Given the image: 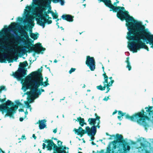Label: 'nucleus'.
I'll use <instances>...</instances> for the list:
<instances>
[{"instance_id":"57","label":"nucleus","mask_w":153,"mask_h":153,"mask_svg":"<svg viewBox=\"0 0 153 153\" xmlns=\"http://www.w3.org/2000/svg\"><path fill=\"white\" fill-rule=\"evenodd\" d=\"M0 47H1V48H4V46H3L1 44H0Z\"/></svg>"},{"instance_id":"12","label":"nucleus","mask_w":153,"mask_h":153,"mask_svg":"<svg viewBox=\"0 0 153 153\" xmlns=\"http://www.w3.org/2000/svg\"><path fill=\"white\" fill-rule=\"evenodd\" d=\"M17 25V24L15 22L11 23V25H9L8 27L4 28L1 30V32H0V35L4 34L8 31L11 30L15 33V31H17V29L16 28Z\"/></svg>"},{"instance_id":"54","label":"nucleus","mask_w":153,"mask_h":153,"mask_svg":"<svg viewBox=\"0 0 153 153\" xmlns=\"http://www.w3.org/2000/svg\"><path fill=\"white\" fill-rule=\"evenodd\" d=\"M23 120H24V118L22 117H20L19 118V120L21 122Z\"/></svg>"},{"instance_id":"19","label":"nucleus","mask_w":153,"mask_h":153,"mask_svg":"<svg viewBox=\"0 0 153 153\" xmlns=\"http://www.w3.org/2000/svg\"><path fill=\"white\" fill-rule=\"evenodd\" d=\"M61 17L63 20L71 22L73 21L74 16L69 14H63Z\"/></svg>"},{"instance_id":"56","label":"nucleus","mask_w":153,"mask_h":153,"mask_svg":"<svg viewBox=\"0 0 153 153\" xmlns=\"http://www.w3.org/2000/svg\"><path fill=\"white\" fill-rule=\"evenodd\" d=\"M60 142V144H61V145H62V142H61V141H60V140H58L57 141V143H58V144H59V143Z\"/></svg>"},{"instance_id":"14","label":"nucleus","mask_w":153,"mask_h":153,"mask_svg":"<svg viewBox=\"0 0 153 153\" xmlns=\"http://www.w3.org/2000/svg\"><path fill=\"white\" fill-rule=\"evenodd\" d=\"M100 1L103 2L106 6L110 8V11H113L114 12L117 11V9L121 8L119 7H114L111 4V0H98Z\"/></svg>"},{"instance_id":"38","label":"nucleus","mask_w":153,"mask_h":153,"mask_svg":"<svg viewBox=\"0 0 153 153\" xmlns=\"http://www.w3.org/2000/svg\"><path fill=\"white\" fill-rule=\"evenodd\" d=\"M24 139H25H25H26V138H25V135H22V136L21 138H19L18 139V140H20V139H22V140H23Z\"/></svg>"},{"instance_id":"47","label":"nucleus","mask_w":153,"mask_h":153,"mask_svg":"<svg viewBox=\"0 0 153 153\" xmlns=\"http://www.w3.org/2000/svg\"><path fill=\"white\" fill-rule=\"evenodd\" d=\"M112 143L113 144H116L117 143H118V141L116 140L113 141H112Z\"/></svg>"},{"instance_id":"23","label":"nucleus","mask_w":153,"mask_h":153,"mask_svg":"<svg viewBox=\"0 0 153 153\" xmlns=\"http://www.w3.org/2000/svg\"><path fill=\"white\" fill-rule=\"evenodd\" d=\"M58 146L59 147H58L57 146L55 143H54L53 145V149L54 151H56V152H60V151L62 150L60 149H62V146H61L59 144H58Z\"/></svg>"},{"instance_id":"32","label":"nucleus","mask_w":153,"mask_h":153,"mask_svg":"<svg viewBox=\"0 0 153 153\" xmlns=\"http://www.w3.org/2000/svg\"><path fill=\"white\" fill-rule=\"evenodd\" d=\"M2 90H6V89L5 86L2 85L0 87V93L1 92Z\"/></svg>"},{"instance_id":"13","label":"nucleus","mask_w":153,"mask_h":153,"mask_svg":"<svg viewBox=\"0 0 153 153\" xmlns=\"http://www.w3.org/2000/svg\"><path fill=\"white\" fill-rule=\"evenodd\" d=\"M104 77V81L103 82V83L105 84V88H106L107 91L105 93H108L109 92L110 90V88L109 87L112 85V84L114 82V80H112L110 81L109 82L108 81V76L107 75L106 73H104V74L102 75Z\"/></svg>"},{"instance_id":"49","label":"nucleus","mask_w":153,"mask_h":153,"mask_svg":"<svg viewBox=\"0 0 153 153\" xmlns=\"http://www.w3.org/2000/svg\"><path fill=\"white\" fill-rule=\"evenodd\" d=\"M53 132L54 133H56L57 132V128H56V129H55L53 130Z\"/></svg>"},{"instance_id":"25","label":"nucleus","mask_w":153,"mask_h":153,"mask_svg":"<svg viewBox=\"0 0 153 153\" xmlns=\"http://www.w3.org/2000/svg\"><path fill=\"white\" fill-rule=\"evenodd\" d=\"M51 1H52L53 3H57L60 2L61 5H63L65 2L64 0H50L48 1L47 4H50Z\"/></svg>"},{"instance_id":"58","label":"nucleus","mask_w":153,"mask_h":153,"mask_svg":"<svg viewBox=\"0 0 153 153\" xmlns=\"http://www.w3.org/2000/svg\"><path fill=\"white\" fill-rule=\"evenodd\" d=\"M91 144L93 145H95L96 144L94 142L92 141L91 142Z\"/></svg>"},{"instance_id":"64","label":"nucleus","mask_w":153,"mask_h":153,"mask_svg":"<svg viewBox=\"0 0 153 153\" xmlns=\"http://www.w3.org/2000/svg\"><path fill=\"white\" fill-rule=\"evenodd\" d=\"M104 152V150H101L100 152H101V153H103V152Z\"/></svg>"},{"instance_id":"59","label":"nucleus","mask_w":153,"mask_h":153,"mask_svg":"<svg viewBox=\"0 0 153 153\" xmlns=\"http://www.w3.org/2000/svg\"><path fill=\"white\" fill-rule=\"evenodd\" d=\"M109 78L111 80V81L112 80H112V76L110 77Z\"/></svg>"},{"instance_id":"26","label":"nucleus","mask_w":153,"mask_h":153,"mask_svg":"<svg viewBox=\"0 0 153 153\" xmlns=\"http://www.w3.org/2000/svg\"><path fill=\"white\" fill-rule=\"evenodd\" d=\"M46 7L44 5H42L41 7L39 8L38 11L39 15L42 14L43 12L45 11L46 10Z\"/></svg>"},{"instance_id":"41","label":"nucleus","mask_w":153,"mask_h":153,"mask_svg":"<svg viewBox=\"0 0 153 153\" xmlns=\"http://www.w3.org/2000/svg\"><path fill=\"white\" fill-rule=\"evenodd\" d=\"M30 19L29 18H27L24 20V22L25 23H29Z\"/></svg>"},{"instance_id":"55","label":"nucleus","mask_w":153,"mask_h":153,"mask_svg":"<svg viewBox=\"0 0 153 153\" xmlns=\"http://www.w3.org/2000/svg\"><path fill=\"white\" fill-rule=\"evenodd\" d=\"M19 111L21 112H23L24 111V109L22 108H20L19 109Z\"/></svg>"},{"instance_id":"30","label":"nucleus","mask_w":153,"mask_h":153,"mask_svg":"<svg viewBox=\"0 0 153 153\" xmlns=\"http://www.w3.org/2000/svg\"><path fill=\"white\" fill-rule=\"evenodd\" d=\"M105 83L104 84V86H102L101 85H99L97 86V88L98 90H101V91H104L105 90Z\"/></svg>"},{"instance_id":"1","label":"nucleus","mask_w":153,"mask_h":153,"mask_svg":"<svg viewBox=\"0 0 153 153\" xmlns=\"http://www.w3.org/2000/svg\"><path fill=\"white\" fill-rule=\"evenodd\" d=\"M111 4L114 7H119L121 8L117 9V16L121 21H126V25L127 27L128 31L127 33L126 38L130 42H138L137 39L138 35L141 33V31L144 30L145 26L142 25L141 22H138L134 19L132 16L128 14V11H126L123 7L117 6V3L114 2Z\"/></svg>"},{"instance_id":"40","label":"nucleus","mask_w":153,"mask_h":153,"mask_svg":"<svg viewBox=\"0 0 153 153\" xmlns=\"http://www.w3.org/2000/svg\"><path fill=\"white\" fill-rule=\"evenodd\" d=\"M9 38L11 39H13L14 38V36L13 34H11L9 36Z\"/></svg>"},{"instance_id":"22","label":"nucleus","mask_w":153,"mask_h":153,"mask_svg":"<svg viewBox=\"0 0 153 153\" xmlns=\"http://www.w3.org/2000/svg\"><path fill=\"white\" fill-rule=\"evenodd\" d=\"M39 122H38L37 123H39V128L40 129H43L46 127V125L45 124L46 121L45 120H39Z\"/></svg>"},{"instance_id":"6","label":"nucleus","mask_w":153,"mask_h":153,"mask_svg":"<svg viewBox=\"0 0 153 153\" xmlns=\"http://www.w3.org/2000/svg\"><path fill=\"white\" fill-rule=\"evenodd\" d=\"M28 65V64L26 61L23 62H20L18 71L13 74V76L18 80H23V78L27 74V70L25 67Z\"/></svg>"},{"instance_id":"51","label":"nucleus","mask_w":153,"mask_h":153,"mask_svg":"<svg viewBox=\"0 0 153 153\" xmlns=\"http://www.w3.org/2000/svg\"><path fill=\"white\" fill-rule=\"evenodd\" d=\"M45 67L47 69H48L50 71V68L49 67H47V65H45Z\"/></svg>"},{"instance_id":"36","label":"nucleus","mask_w":153,"mask_h":153,"mask_svg":"<svg viewBox=\"0 0 153 153\" xmlns=\"http://www.w3.org/2000/svg\"><path fill=\"white\" fill-rule=\"evenodd\" d=\"M44 12V13L43 14V13H42V14L39 15L40 16V17L44 16L46 14H48V13L47 11H45Z\"/></svg>"},{"instance_id":"28","label":"nucleus","mask_w":153,"mask_h":153,"mask_svg":"<svg viewBox=\"0 0 153 153\" xmlns=\"http://www.w3.org/2000/svg\"><path fill=\"white\" fill-rule=\"evenodd\" d=\"M36 34H35L34 33H30V37L32 39H33L34 40L37 39L38 37L39 36V34L38 33H37Z\"/></svg>"},{"instance_id":"18","label":"nucleus","mask_w":153,"mask_h":153,"mask_svg":"<svg viewBox=\"0 0 153 153\" xmlns=\"http://www.w3.org/2000/svg\"><path fill=\"white\" fill-rule=\"evenodd\" d=\"M95 116L96 117L95 118H89L88 120L89 124L90 125L94 126V125L96 124V121L97 120H98L100 119V117L97 116V113L95 114Z\"/></svg>"},{"instance_id":"11","label":"nucleus","mask_w":153,"mask_h":153,"mask_svg":"<svg viewBox=\"0 0 153 153\" xmlns=\"http://www.w3.org/2000/svg\"><path fill=\"white\" fill-rule=\"evenodd\" d=\"M86 65L89 67L91 71H94L95 68V62L93 57L89 56H86L85 62Z\"/></svg>"},{"instance_id":"33","label":"nucleus","mask_w":153,"mask_h":153,"mask_svg":"<svg viewBox=\"0 0 153 153\" xmlns=\"http://www.w3.org/2000/svg\"><path fill=\"white\" fill-rule=\"evenodd\" d=\"M51 10V7H50L49 8V9L47 11L48 13V14L51 13V15H52L53 14L54 12L53 11Z\"/></svg>"},{"instance_id":"42","label":"nucleus","mask_w":153,"mask_h":153,"mask_svg":"<svg viewBox=\"0 0 153 153\" xmlns=\"http://www.w3.org/2000/svg\"><path fill=\"white\" fill-rule=\"evenodd\" d=\"M17 20L20 22H21L22 21L23 19L22 18L19 17L17 18Z\"/></svg>"},{"instance_id":"24","label":"nucleus","mask_w":153,"mask_h":153,"mask_svg":"<svg viewBox=\"0 0 153 153\" xmlns=\"http://www.w3.org/2000/svg\"><path fill=\"white\" fill-rule=\"evenodd\" d=\"M77 121L79 122V125L81 126L82 127L84 125H86V123L85 122V120L83 118L81 117H79L77 118Z\"/></svg>"},{"instance_id":"39","label":"nucleus","mask_w":153,"mask_h":153,"mask_svg":"<svg viewBox=\"0 0 153 153\" xmlns=\"http://www.w3.org/2000/svg\"><path fill=\"white\" fill-rule=\"evenodd\" d=\"M109 96L108 97H105V98L103 99V100L105 101H107L109 99Z\"/></svg>"},{"instance_id":"61","label":"nucleus","mask_w":153,"mask_h":153,"mask_svg":"<svg viewBox=\"0 0 153 153\" xmlns=\"http://www.w3.org/2000/svg\"><path fill=\"white\" fill-rule=\"evenodd\" d=\"M66 149V147H64L63 148H62V149H63V150H65Z\"/></svg>"},{"instance_id":"63","label":"nucleus","mask_w":153,"mask_h":153,"mask_svg":"<svg viewBox=\"0 0 153 153\" xmlns=\"http://www.w3.org/2000/svg\"><path fill=\"white\" fill-rule=\"evenodd\" d=\"M52 139H53L54 140H58V139L56 138H53V137Z\"/></svg>"},{"instance_id":"7","label":"nucleus","mask_w":153,"mask_h":153,"mask_svg":"<svg viewBox=\"0 0 153 153\" xmlns=\"http://www.w3.org/2000/svg\"><path fill=\"white\" fill-rule=\"evenodd\" d=\"M29 44L30 45L31 44L30 42L26 44V45L28 46L27 47H24L21 49V51L22 53H26L27 52L26 50L23 49L24 48L28 49V51L29 53L33 51L35 53L39 54L41 52V51H44L45 50V48L43 47L42 44L40 43H36L35 45L32 44V47H31L29 45Z\"/></svg>"},{"instance_id":"10","label":"nucleus","mask_w":153,"mask_h":153,"mask_svg":"<svg viewBox=\"0 0 153 153\" xmlns=\"http://www.w3.org/2000/svg\"><path fill=\"white\" fill-rule=\"evenodd\" d=\"M49 18V15L48 14H46L44 16H41L40 18L37 20L38 24L41 26H42L44 28L45 27V24L47 23L48 24H51L52 23L51 20H48L46 18Z\"/></svg>"},{"instance_id":"16","label":"nucleus","mask_w":153,"mask_h":153,"mask_svg":"<svg viewBox=\"0 0 153 153\" xmlns=\"http://www.w3.org/2000/svg\"><path fill=\"white\" fill-rule=\"evenodd\" d=\"M25 94L28 95V97H28L27 98V100L28 101H30V102H28L27 101H25V103L26 105L27 108H30L31 110V105H30L29 103H30L33 100L32 99L30 98V97L32 94L34 95L33 94V91H27ZM33 96L35 97L34 95Z\"/></svg>"},{"instance_id":"62","label":"nucleus","mask_w":153,"mask_h":153,"mask_svg":"<svg viewBox=\"0 0 153 153\" xmlns=\"http://www.w3.org/2000/svg\"><path fill=\"white\" fill-rule=\"evenodd\" d=\"M57 62V61L56 60V59H55L54 61V63H56Z\"/></svg>"},{"instance_id":"2","label":"nucleus","mask_w":153,"mask_h":153,"mask_svg":"<svg viewBox=\"0 0 153 153\" xmlns=\"http://www.w3.org/2000/svg\"><path fill=\"white\" fill-rule=\"evenodd\" d=\"M42 67L41 66L37 71L31 72L25 79L22 84V89L24 91L29 89L33 91V94L36 98L41 95L42 92L45 91L42 88V87L39 88L40 86L46 87L49 85L48 78L47 77H45V81L43 82V78L42 74Z\"/></svg>"},{"instance_id":"52","label":"nucleus","mask_w":153,"mask_h":153,"mask_svg":"<svg viewBox=\"0 0 153 153\" xmlns=\"http://www.w3.org/2000/svg\"><path fill=\"white\" fill-rule=\"evenodd\" d=\"M102 70H103V74H104V73H106L104 71V67L102 66Z\"/></svg>"},{"instance_id":"9","label":"nucleus","mask_w":153,"mask_h":153,"mask_svg":"<svg viewBox=\"0 0 153 153\" xmlns=\"http://www.w3.org/2000/svg\"><path fill=\"white\" fill-rule=\"evenodd\" d=\"M22 35V36L23 37L22 38H20L18 36L16 37H15V40H14L12 41V43H14L15 44H18L19 43V42H24L25 39H29V36L28 35L27 33L24 30L22 29L21 30Z\"/></svg>"},{"instance_id":"5","label":"nucleus","mask_w":153,"mask_h":153,"mask_svg":"<svg viewBox=\"0 0 153 153\" xmlns=\"http://www.w3.org/2000/svg\"><path fill=\"white\" fill-rule=\"evenodd\" d=\"M145 109H147L146 110L147 113L145 112L144 110L142 109L141 111V112L135 113L132 116H130L128 114H127L125 115V117L126 119L130 120L132 121H137L139 124H141L142 123L144 122L145 119H148V117L147 115L151 117V113L153 112V111L152 110V107L150 106L149 108L148 107H146Z\"/></svg>"},{"instance_id":"60","label":"nucleus","mask_w":153,"mask_h":153,"mask_svg":"<svg viewBox=\"0 0 153 153\" xmlns=\"http://www.w3.org/2000/svg\"><path fill=\"white\" fill-rule=\"evenodd\" d=\"M59 23L58 22H57L56 25L58 26V28H59Z\"/></svg>"},{"instance_id":"29","label":"nucleus","mask_w":153,"mask_h":153,"mask_svg":"<svg viewBox=\"0 0 153 153\" xmlns=\"http://www.w3.org/2000/svg\"><path fill=\"white\" fill-rule=\"evenodd\" d=\"M129 58L128 57L126 58V62L127 63V68H128V70L130 71L131 69V67L130 64V63L129 61Z\"/></svg>"},{"instance_id":"44","label":"nucleus","mask_w":153,"mask_h":153,"mask_svg":"<svg viewBox=\"0 0 153 153\" xmlns=\"http://www.w3.org/2000/svg\"><path fill=\"white\" fill-rule=\"evenodd\" d=\"M26 8L29 10H30L31 9V7L30 6H27Z\"/></svg>"},{"instance_id":"20","label":"nucleus","mask_w":153,"mask_h":153,"mask_svg":"<svg viewBox=\"0 0 153 153\" xmlns=\"http://www.w3.org/2000/svg\"><path fill=\"white\" fill-rule=\"evenodd\" d=\"M45 143H48V144L46 146L48 150H51L52 149V147L54 144V142L52 140H46L45 141H43Z\"/></svg>"},{"instance_id":"4","label":"nucleus","mask_w":153,"mask_h":153,"mask_svg":"<svg viewBox=\"0 0 153 153\" xmlns=\"http://www.w3.org/2000/svg\"><path fill=\"white\" fill-rule=\"evenodd\" d=\"M16 105L14 103L10 100H7L5 103L0 104V111L3 114L4 112L6 114L4 117L9 116L14 118V114L16 113V110L18 108V106H23V104L19 100L16 102Z\"/></svg>"},{"instance_id":"37","label":"nucleus","mask_w":153,"mask_h":153,"mask_svg":"<svg viewBox=\"0 0 153 153\" xmlns=\"http://www.w3.org/2000/svg\"><path fill=\"white\" fill-rule=\"evenodd\" d=\"M6 100V98H4L3 99L0 98V101L2 103H4Z\"/></svg>"},{"instance_id":"34","label":"nucleus","mask_w":153,"mask_h":153,"mask_svg":"<svg viewBox=\"0 0 153 153\" xmlns=\"http://www.w3.org/2000/svg\"><path fill=\"white\" fill-rule=\"evenodd\" d=\"M98 121L97 123V126H96L95 125H94V126L95 127L96 130H97V127L98 128H100V120H98Z\"/></svg>"},{"instance_id":"50","label":"nucleus","mask_w":153,"mask_h":153,"mask_svg":"<svg viewBox=\"0 0 153 153\" xmlns=\"http://www.w3.org/2000/svg\"><path fill=\"white\" fill-rule=\"evenodd\" d=\"M117 111L116 110H115L113 113V114H112L113 115H114V114H116L117 113Z\"/></svg>"},{"instance_id":"17","label":"nucleus","mask_w":153,"mask_h":153,"mask_svg":"<svg viewBox=\"0 0 153 153\" xmlns=\"http://www.w3.org/2000/svg\"><path fill=\"white\" fill-rule=\"evenodd\" d=\"M87 134L88 136H95L97 132V130H96L94 126H92L91 128L89 126H87Z\"/></svg>"},{"instance_id":"27","label":"nucleus","mask_w":153,"mask_h":153,"mask_svg":"<svg viewBox=\"0 0 153 153\" xmlns=\"http://www.w3.org/2000/svg\"><path fill=\"white\" fill-rule=\"evenodd\" d=\"M126 114V113H123L121 111H118V114L119 115L117 116V118L118 119L120 120H122V119L121 118V117H123Z\"/></svg>"},{"instance_id":"31","label":"nucleus","mask_w":153,"mask_h":153,"mask_svg":"<svg viewBox=\"0 0 153 153\" xmlns=\"http://www.w3.org/2000/svg\"><path fill=\"white\" fill-rule=\"evenodd\" d=\"M52 16L53 17V19H57L58 16V14L56 13H53V14H52Z\"/></svg>"},{"instance_id":"43","label":"nucleus","mask_w":153,"mask_h":153,"mask_svg":"<svg viewBox=\"0 0 153 153\" xmlns=\"http://www.w3.org/2000/svg\"><path fill=\"white\" fill-rule=\"evenodd\" d=\"M90 136H91V140H90V141L93 140L95 139V138L94 137V136L90 135Z\"/></svg>"},{"instance_id":"53","label":"nucleus","mask_w":153,"mask_h":153,"mask_svg":"<svg viewBox=\"0 0 153 153\" xmlns=\"http://www.w3.org/2000/svg\"><path fill=\"white\" fill-rule=\"evenodd\" d=\"M140 145L144 147L145 146V144L143 143H140Z\"/></svg>"},{"instance_id":"21","label":"nucleus","mask_w":153,"mask_h":153,"mask_svg":"<svg viewBox=\"0 0 153 153\" xmlns=\"http://www.w3.org/2000/svg\"><path fill=\"white\" fill-rule=\"evenodd\" d=\"M6 60H7L9 63L13 62V60L10 58V57H5V55H3L1 56L0 58V63H3L5 62Z\"/></svg>"},{"instance_id":"15","label":"nucleus","mask_w":153,"mask_h":153,"mask_svg":"<svg viewBox=\"0 0 153 153\" xmlns=\"http://www.w3.org/2000/svg\"><path fill=\"white\" fill-rule=\"evenodd\" d=\"M75 134L77 135H79L81 137H82L84 134L86 133L87 134V126L85 127V130L83 129L81 127H79L78 129L74 128V129Z\"/></svg>"},{"instance_id":"48","label":"nucleus","mask_w":153,"mask_h":153,"mask_svg":"<svg viewBox=\"0 0 153 153\" xmlns=\"http://www.w3.org/2000/svg\"><path fill=\"white\" fill-rule=\"evenodd\" d=\"M32 137L35 140H36V137L35 135V134H33Z\"/></svg>"},{"instance_id":"35","label":"nucleus","mask_w":153,"mask_h":153,"mask_svg":"<svg viewBox=\"0 0 153 153\" xmlns=\"http://www.w3.org/2000/svg\"><path fill=\"white\" fill-rule=\"evenodd\" d=\"M76 69L74 68H71L69 71V73L70 74H71L72 72H74Z\"/></svg>"},{"instance_id":"3","label":"nucleus","mask_w":153,"mask_h":153,"mask_svg":"<svg viewBox=\"0 0 153 153\" xmlns=\"http://www.w3.org/2000/svg\"><path fill=\"white\" fill-rule=\"evenodd\" d=\"M140 33L137 37L139 40L138 42H128V47L133 53L137 52L138 50L141 48L145 49L148 51H149V48L144 43L142 42L141 39L145 40L146 44L149 43L151 45V48L153 49V35L151 34L149 32L146 31L145 27L144 30H142Z\"/></svg>"},{"instance_id":"8","label":"nucleus","mask_w":153,"mask_h":153,"mask_svg":"<svg viewBox=\"0 0 153 153\" xmlns=\"http://www.w3.org/2000/svg\"><path fill=\"white\" fill-rule=\"evenodd\" d=\"M115 137L116 139L118 141V143H121L123 145L124 151H126L127 150L129 151L130 150V146H129L127 145V143L124 140L123 136L122 135L117 134L115 136Z\"/></svg>"},{"instance_id":"45","label":"nucleus","mask_w":153,"mask_h":153,"mask_svg":"<svg viewBox=\"0 0 153 153\" xmlns=\"http://www.w3.org/2000/svg\"><path fill=\"white\" fill-rule=\"evenodd\" d=\"M42 146H43L42 149H45V147L46 146H46V145L45 143H43V144H42Z\"/></svg>"},{"instance_id":"46","label":"nucleus","mask_w":153,"mask_h":153,"mask_svg":"<svg viewBox=\"0 0 153 153\" xmlns=\"http://www.w3.org/2000/svg\"><path fill=\"white\" fill-rule=\"evenodd\" d=\"M42 146H43L42 149H45V147L46 146H46V145L45 143H43V144H42Z\"/></svg>"}]
</instances>
